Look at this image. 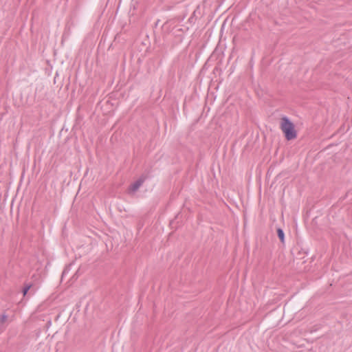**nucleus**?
<instances>
[{"instance_id": "1", "label": "nucleus", "mask_w": 352, "mask_h": 352, "mask_svg": "<svg viewBox=\"0 0 352 352\" xmlns=\"http://www.w3.org/2000/svg\"><path fill=\"white\" fill-rule=\"evenodd\" d=\"M280 129L287 140H294L296 138L297 133L294 125L287 117L281 118Z\"/></svg>"}, {"instance_id": "2", "label": "nucleus", "mask_w": 352, "mask_h": 352, "mask_svg": "<svg viewBox=\"0 0 352 352\" xmlns=\"http://www.w3.org/2000/svg\"><path fill=\"white\" fill-rule=\"evenodd\" d=\"M146 179V177L142 176L135 182L130 186V190L133 192H135L142 185Z\"/></svg>"}, {"instance_id": "3", "label": "nucleus", "mask_w": 352, "mask_h": 352, "mask_svg": "<svg viewBox=\"0 0 352 352\" xmlns=\"http://www.w3.org/2000/svg\"><path fill=\"white\" fill-rule=\"evenodd\" d=\"M32 286V283H25L24 285V287H23V289H22V293H23V296H25L28 294V291L30 289Z\"/></svg>"}, {"instance_id": "4", "label": "nucleus", "mask_w": 352, "mask_h": 352, "mask_svg": "<svg viewBox=\"0 0 352 352\" xmlns=\"http://www.w3.org/2000/svg\"><path fill=\"white\" fill-rule=\"evenodd\" d=\"M277 234H278V238L280 239V241L282 243L284 242V232H283V230L281 229V228H278L277 230Z\"/></svg>"}, {"instance_id": "5", "label": "nucleus", "mask_w": 352, "mask_h": 352, "mask_svg": "<svg viewBox=\"0 0 352 352\" xmlns=\"http://www.w3.org/2000/svg\"><path fill=\"white\" fill-rule=\"evenodd\" d=\"M8 318V316L6 315V314H2L1 316H0V323L3 324L6 322V320H7Z\"/></svg>"}, {"instance_id": "6", "label": "nucleus", "mask_w": 352, "mask_h": 352, "mask_svg": "<svg viewBox=\"0 0 352 352\" xmlns=\"http://www.w3.org/2000/svg\"><path fill=\"white\" fill-rule=\"evenodd\" d=\"M70 266L71 265H66V267H65V269L62 273V276H65L66 274L69 272Z\"/></svg>"}, {"instance_id": "7", "label": "nucleus", "mask_w": 352, "mask_h": 352, "mask_svg": "<svg viewBox=\"0 0 352 352\" xmlns=\"http://www.w3.org/2000/svg\"><path fill=\"white\" fill-rule=\"evenodd\" d=\"M52 324L51 320H48L46 323L47 328L50 327V326Z\"/></svg>"}, {"instance_id": "8", "label": "nucleus", "mask_w": 352, "mask_h": 352, "mask_svg": "<svg viewBox=\"0 0 352 352\" xmlns=\"http://www.w3.org/2000/svg\"><path fill=\"white\" fill-rule=\"evenodd\" d=\"M79 271H80V268H78V269L76 270V275H77V274L79 273Z\"/></svg>"}]
</instances>
